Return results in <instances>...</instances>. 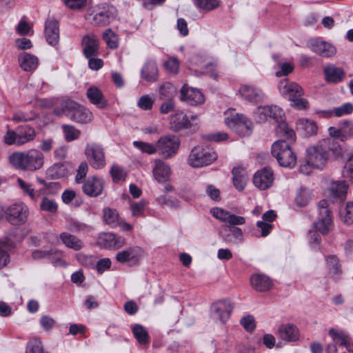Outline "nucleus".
Listing matches in <instances>:
<instances>
[{"mask_svg":"<svg viewBox=\"0 0 353 353\" xmlns=\"http://www.w3.org/2000/svg\"><path fill=\"white\" fill-rule=\"evenodd\" d=\"M279 337L287 342H295L299 341L300 333L298 327L292 323H283L278 328Z\"/></svg>","mask_w":353,"mask_h":353,"instance_id":"23","label":"nucleus"},{"mask_svg":"<svg viewBox=\"0 0 353 353\" xmlns=\"http://www.w3.org/2000/svg\"><path fill=\"white\" fill-rule=\"evenodd\" d=\"M233 183L235 188L241 191L247 182V172L242 167H235L232 170Z\"/></svg>","mask_w":353,"mask_h":353,"instance_id":"37","label":"nucleus"},{"mask_svg":"<svg viewBox=\"0 0 353 353\" xmlns=\"http://www.w3.org/2000/svg\"><path fill=\"white\" fill-rule=\"evenodd\" d=\"M324 74L326 81L331 83H339L341 81L344 76L343 69L334 65H330L325 67Z\"/></svg>","mask_w":353,"mask_h":353,"instance_id":"34","label":"nucleus"},{"mask_svg":"<svg viewBox=\"0 0 353 353\" xmlns=\"http://www.w3.org/2000/svg\"><path fill=\"white\" fill-rule=\"evenodd\" d=\"M329 335L334 342L339 343L341 345L346 344V342L349 340V336L346 333L334 328L330 330Z\"/></svg>","mask_w":353,"mask_h":353,"instance_id":"52","label":"nucleus"},{"mask_svg":"<svg viewBox=\"0 0 353 353\" xmlns=\"http://www.w3.org/2000/svg\"><path fill=\"white\" fill-rule=\"evenodd\" d=\"M326 263L330 274L338 278L341 272L338 258L334 255L328 256L326 257Z\"/></svg>","mask_w":353,"mask_h":353,"instance_id":"44","label":"nucleus"},{"mask_svg":"<svg viewBox=\"0 0 353 353\" xmlns=\"http://www.w3.org/2000/svg\"><path fill=\"white\" fill-rule=\"evenodd\" d=\"M217 158L216 153L209 147L196 146L190 153L188 161L193 168H199L212 163Z\"/></svg>","mask_w":353,"mask_h":353,"instance_id":"5","label":"nucleus"},{"mask_svg":"<svg viewBox=\"0 0 353 353\" xmlns=\"http://www.w3.org/2000/svg\"><path fill=\"white\" fill-rule=\"evenodd\" d=\"M330 190L336 197L343 199L347 194V185L344 181H336L332 183Z\"/></svg>","mask_w":353,"mask_h":353,"instance_id":"47","label":"nucleus"},{"mask_svg":"<svg viewBox=\"0 0 353 353\" xmlns=\"http://www.w3.org/2000/svg\"><path fill=\"white\" fill-rule=\"evenodd\" d=\"M60 239L67 248L76 251L81 250L84 246L81 239L68 232L61 233Z\"/></svg>","mask_w":353,"mask_h":353,"instance_id":"36","label":"nucleus"},{"mask_svg":"<svg viewBox=\"0 0 353 353\" xmlns=\"http://www.w3.org/2000/svg\"><path fill=\"white\" fill-rule=\"evenodd\" d=\"M278 88L283 96L289 97V100L294 96H302L303 94V89L298 84L290 81L288 79L281 80Z\"/></svg>","mask_w":353,"mask_h":353,"instance_id":"24","label":"nucleus"},{"mask_svg":"<svg viewBox=\"0 0 353 353\" xmlns=\"http://www.w3.org/2000/svg\"><path fill=\"white\" fill-rule=\"evenodd\" d=\"M250 280L253 288L259 292L269 290L272 285L270 279L262 274L253 275Z\"/></svg>","mask_w":353,"mask_h":353,"instance_id":"33","label":"nucleus"},{"mask_svg":"<svg viewBox=\"0 0 353 353\" xmlns=\"http://www.w3.org/2000/svg\"><path fill=\"white\" fill-rule=\"evenodd\" d=\"M104 222L112 228H116L119 223V216L115 209L105 208L103 210Z\"/></svg>","mask_w":353,"mask_h":353,"instance_id":"39","label":"nucleus"},{"mask_svg":"<svg viewBox=\"0 0 353 353\" xmlns=\"http://www.w3.org/2000/svg\"><path fill=\"white\" fill-rule=\"evenodd\" d=\"M319 216L314 223L316 231L323 235L329 233L333 225L332 214L328 209V202L326 200H321L318 205Z\"/></svg>","mask_w":353,"mask_h":353,"instance_id":"6","label":"nucleus"},{"mask_svg":"<svg viewBox=\"0 0 353 353\" xmlns=\"http://www.w3.org/2000/svg\"><path fill=\"white\" fill-rule=\"evenodd\" d=\"M83 52L87 58L96 56L98 52L99 40L93 34H88L83 39Z\"/></svg>","mask_w":353,"mask_h":353,"instance_id":"30","label":"nucleus"},{"mask_svg":"<svg viewBox=\"0 0 353 353\" xmlns=\"http://www.w3.org/2000/svg\"><path fill=\"white\" fill-rule=\"evenodd\" d=\"M330 150L335 157L342 155L341 147L335 144L332 139H327L319 145L308 148L307 149V164L300 166V172L307 174L308 165L317 169H323L329 160Z\"/></svg>","mask_w":353,"mask_h":353,"instance_id":"1","label":"nucleus"},{"mask_svg":"<svg viewBox=\"0 0 353 353\" xmlns=\"http://www.w3.org/2000/svg\"><path fill=\"white\" fill-rule=\"evenodd\" d=\"M6 220L12 225L24 224L29 215L28 207L22 202L16 203L8 207L5 211Z\"/></svg>","mask_w":353,"mask_h":353,"instance_id":"7","label":"nucleus"},{"mask_svg":"<svg viewBox=\"0 0 353 353\" xmlns=\"http://www.w3.org/2000/svg\"><path fill=\"white\" fill-rule=\"evenodd\" d=\"M230 234L223 237V239L228 243L232 244H236L240 243L243 239V232L241 228L237 227H230L228 228Z\"/></svg>","mask_w":353,"mask_h":353,"instance_id":"41","label":"nucleus"},{"mask_svg":"<svg viewBox=\"0 0 353 353\" xmlns=\"http://www.w3.org/2000/svg\"><path fill=\"white\" fill-rule=\"evenodd\" d=\"M343 174L345 177L353 179V154L346 162Z\"/></svg>","mask_w":353,"mask_h":353,"instance_id":"64","label":"nucleus"},{"mask_svg":"<svg viewBox=\"0 0 353 353\" xmlns=\"http://www.w3.org/2000/svg\"><path fill=\"white\" fill-rule=\"evenodd\" d=\"M179 139L174 135L161 137L157 142V152L165 159L173 157L179 150Z\"/></svg>","mask_w":353,"mask_h":353,"instance_id":"9","label":"nucleus"},{"mask_svg":"<svg viewBox=\"0 0 353 353\" xmlns=\"http://www.w3.org/2000/svg\"><path fill=\"white\" fill-rule=\"evenodd\" d=\"M26 353H43V348L41 341L34 340L27 345Z\"/></svg>","mask_w":353,"mask_h":353,"instance_id":"60","label":"nucleus"},{"mask_svg":"<svg viewBox=\"0 0 353 353\" xmlns=\"http://www.w3.org/2000/svg\"><path fill=\"white\" fill-rule=\"evenodd\" d=\"M252 127V121L243 116L235 132L241 136H248L250 134Z\"/></svg>","mask_w":353,"mask_h":353,"instance_id":"51","label":"nucleus"},{"mask_svg":"<svg viewBox=\"0 0 353 353\" xmlns=\"http://www.w3.org/2000/svg\"><path fill=\"white\" fill-rule=\"evenodd\" d=\"M10 163L16 168L21 170H28L26 152H17L9 157Z\"/></svg>","mask_w":353,"mask_h":353,"instance_id":"38","label":"nucleus"},{"mask_svg":"<svg viewBox=\"0 0 353 353\" xmlns=\"http://www.w3.org/2000/svg\"><path fill=\"white\" fill-rule=\"evenodd\" d=\"M180 99L190 105H197L205 101L204 95L196 88L184 85L180 91Z\"/></svg>","mask_w":353,"mask_h":353,"instance_id":"17","label":"nucleus"},{"mask_svg":"<svg viewBox=\"0 0 353 353\" xmlns=\"http://www.w3.org/2000/svg\"><path fill=\"white\" fill-rule=\"evenodd\" d=\"M174 88L170 83L163 84L159 88V94L161 99H169L172 96Z\"/></svg>","mask_w":353,"mask_h":353,"instance_id":"61","label":"nucleus"},{"mask_svg":"<svg viewBox=\"0 0 353 353\" xmlns=\"http://www.w3.org/2000/svg\"><path fill=\"white\" fill-rule=\"evenodd\" d=\"M88 172V165L87 163L82 162L77 171V174L75 176V181L77 183H82V180L86 176V174Z\"/></svg>","mask_w":353,"mask_h":353,"instance_id":"63","label":"nucleus"},{"mask_svg":"<svg viewBox=\"0 0 353 353\" xmlns=\"http://www.w3.org/2000/svg\"><path fill=\"white\" fill-rule=\"evenodd\" d=\"M110 174L113 181L115 183L124 181L126 176V174L123 168L117 165L112 166Z\"/></svg>","mask_w":353,"mask_h":353,"instance_id":"55","label":"nucleus"},{"mask_svg":"<svg viewBox=\"0 0 353 353\" xmlns=\"http://www.w3.org/2000/svg\"><path fill=\"white\" fill-rule=\"evenodd\" d=\"M18 61L21 69L26 72L34 70L38 65V58L27 52H21L19 54Z\"/></svg>","mask_w":353,"mask_h":353,"instance_id":"31","label":"nucleus"},{"mask_svg":"<svg viewBox=\"0 0 353 353\" xmlns=\"http://www.w3.org/2000/svg\"><path fill=\"white\" fill-rule=\"evenodd\" d=\"M194 4L201 9L211 10L219 6L218 0H193Z\"/></svg>","mask_w":353,"mask_h":353,"instance_id":"56","label":"nucleus"},{"mask_svg":"<svg viewBox=\"0 0 353 353\" xmlns=\"http://www.w3.org/2000/svg\"><path fill=\"white\" fill-rule=\"evenodd\" d=\"M154 103V100L148 95H143L138 101V106L143 110H151Z\"/></svg>","mask_w":353,"mask_h":353,"instance_id":"62","label":"nucleus"},{"mask_svg":"<svg viewBox=\"0 0 353 353\" xmlns=\"http://www.w3.org/2000/svg\"><path fill=\"white\" fill-rule=\"evenodd\" d=\"M66 228L72 232L83 234L93 230L91 225L75 220L70 221L66 225Z\"/></svg>","mask_w":353,"mask_h":353,"instance_id":"40","label":"nucleus"},{"mask_svg":"<svg viewBox=\"0 0 353 353\" xmlns=\"http://www.w3.org/2000/svg\"><path fill=\"white\" fill-rule=\"evenodd\" d=\"M234 306V303L230 300H220L212 305L211 317L215 321L225 323L229 319Z\"/></svg>","mask_w":353,"mask_h":353,"instance_id":"12","label":"nucleus"},{"mask_svg":"<svg viewBox=\"0 0 353 353\" xmlns=\"http://www.w3.org/2000/svg\"><path fill=\"white\" fill-rule=\"evenodd\" d=\"M145 256L144 250L139 246H132L119 252L115 256L120 263H127L129 266L139 265Z\"/></svg>","mask_w":353,"mask_h":353,"instance_id":"8","label":"nucleus"},{"mask_svg":"<svg viewBox=\"0 0 353 353\" xmlns=\"http://www.w3.org/2000/svg\"><path fill=\"white\" fill-rule=\"evenodd\" d=\"M58 209V204L52 199L43 196L40 203V210L52 214L56 213Z\"/></svg>","mask_w":353,"mask_h":353,"instance_id":"50","label":"nucleus"},{"mask_svg":"<svg viewBox=\"0 0 353 353\" xmlns=\"http://www.w3.org/2000/svg\"><path fill=\"white\" fill-rule=\"evenodd\" d=\"M97 244L105 249L118 250L125 244V239L112 232H103L98 236Z\"/></svg>","mask_w":353,"mask_h":353,"instance_id":"14","label":"nucleus"},{"mask_svg":"<svg viewBox=\"0 0 353 353\" xmlns=\"http://www.w3.org/2000/svg\"><path fill=\"white\" fill-rule=\"evenodd\" d=\"M63 1L68 8L74 10L83 9L88 3V0H63Z\"/></svg>","mask_w":353,"mask_h":353,"instance_id":"57","label":"nucleus"},{"mask_svg":"<svg viewBox=\"0 0 353 353\" xmlns=\"http://www.w3.org/2000/svg\"><path fill=\"white\" fill-rule=\"evenodd\" d=\"M65 108V110L63 109V111L66 112L68 110L67 115L77 123H86L90 122L93 118L92 113L88 109L76 103L70 102Z\"/></svg>","mask_w":353,"mask_h":353,"instance_id":"13","label":"nucleus"},{"mask_svg":"<svg viewBox=\"0 0 353 353\" xmlns=\"http://www.w3.org/2000/svg\"><path fill=\"white\" fill-rule=\"evenodd\" d=\"M103 39L110 48L117 49L118 48V37L111 29L105 30L103 34Z\"/></svg>","mask_w":353,"mask_h":353,"instance_id":"49","label":"nucleus"},{"mask_svg":"<svg viewBox=\"0 0 353 353\" xmlns=\"http://www.w3.org/2000/svg\"><path fill=\"white\" fill-rule=\"evenodd\" d=\"M133 145L141 152H145L148 154H152L157 152V145H153L149 143L135 141L133 142Z\"/></svg>","mask_w":353,"mask_h":353,"instance_id":"54","label":"nucleus"},{"mask_svg":"<svg viewBox=\"0 0 353 353\" xmlns=\"http://www.w3.org/2000/svg\"><path fill=\"white\" fill-rule=\"evenodd\" d=\"M159 70L157 63L152 60L147 61L141 70V77L148 82H154L158 79Z\"/></svg>","mask_w":353,"mask_h":353,"instance_id":"29","label":"nucleus"},{"mask_svg":"<svg viewBox=\"0 0 353 353\" xmlns=\"http://www.w3.org/2000/svg\"><path fill=\"white\" fill-rule=\"evenodd\" d=\"M104 183L102 179L93 176L85 180L82 190L88 196L97 197L102 193Z\"/></svg>","mask_w":353,"mask_h":353,"instance_id":"19","label":"nucleus"},{"mask_svg":"<svg viewBox=\"0 0 353 353\" xmlns=\"http://www.w3.org/2000/svg\"><path fill=\"white\" fill-rule=\"evenodd\" d=\"M28 171L41 169L44 163V155L37 149H30L26 152Z\"/></svg>","mask_w":353,"mask_h":353,"instance_id":"26","label":"nucleus"},{"mask_svg":"<svg viewBox=\"0 0 353 353\" xmlns=\"http://www.w3.org/2000/svg\"><path fill=\"white\" fill-rule=\"evenodd\" d=\"M59 21L54 19L50 18L46 21L44 35L49 45L56 46L59 42Z\"/></svg>","mask_w":353,"mask_h":353,"instance_id":"18","label":"nucleus"},{"mask_svg":"<svg viewBox=\"0 0 353 353\" xmlns=\"http://www.w3.org/2000/svg\"><path fill=\"white\" fill-rule=\"evenodd\" d=\"M86 95L91 103L99 109H105L108 102L101 90L96 86H91L86 91Z\"/></svg>","mask_w":353,"mask_h":353,"instance_id":"28","label":"nucleus"},{"mask_svg":"<svg viewBox=\"0 0 353 353\" xmlns=\"http://www.w3.org/2000/svg\"><path fill=\"white\" fill-rule=\"evenodd\" d=\"M65 139L68 142H70L79 139L81 132L74 126L71 125H63L61 126Z\"/></svg>","mask_w":353,"mask_h":353,"instance_id":"46","label":"nucleus"},{"mask_svg":"<svg viewBox=\"0 0 353 353\" xmlns=\"http://www.w3.org/2000/svg\"><path fill=\"white\" fill-rule=\"evenodd\" d=\"M278 88L283 96L289 97V100L294 96H302L303 94V89L298 84L290 81L288 79L281 80Z\"/></svg>","mask_w":353,"mask_h":353,"instance_id":"25","label":"nucleus"},{"mask_svg":"<svg viewBox=\"0 0 353 353\" xmlns=\"http://www.w3.org/2000/svg\"><path fill=\"white\" fill-rule=\"evenodd\" d=\"M212 215L220 221L230 225H241L245 223V219L237 216L220 208H213L210 210Z\"/></svg>","mask_w":353,"mask_h":353,"instance_id":"16","label":"nucleus"},{"mask_svg":"<svg viewBox=\"0 0 353 353\" xmlns=\"http://www.w3.org/2000/svg\"><path fill=\"white\" fill-rule=\"evenodd\" d=\"M52 254H56L58 257L61 256V251L56 249H51L50 250H34L32 256L34 259H49L50 256Z\"/></svg>","mask_w":353,"mask_h":353,"instance_id":"53","label":"nucleus"},{"mask_svg":"<svg viewBox=\"0 0 353 353\" xmlns=\"http://www.w3.org/2000/svg\"><path fill=\"white\" fill-rule=\"evenodd\" d=\"M37 133L34 128L29 125H21L14 130H8L4 136V141L7 145H23L32 141Z\"/></svg>","mask_w":353,"mask_h":353,"instance_id":"3","label":"nucleus"},{"mask_svg":"<svg viewBox=\"0 0 353 353\" xmlns=\"http://www.w3.org/2000/svg\"><path fill=\"white\" fill-rule=\"evenodd\" d=\"M197 115L188 116L183 112H176L170 117V126L174 131H180L196 125Z\"/></svg>","mask_w":353,"mask_h":353,"instance_id":"15","label":"nucleus"},{"mask_svg":"<svg viewBox=\"0 0 353 353\" xmlns=\"http://www.w3.org/2000/svg\"><path fill=\"white\" fill-rule=\"evenodd\" d=\"M296 129L303 133L305 136L314 135L317 132V125L314 121L301 118L296 121Z\"/></svg>","mask_w":353,"mask_h":353,"instance_id":"35","label":"nucleus"},{"mask_svg":"<svg viewBox=\"0 0 353 353\" xmlns=\"http://www.w3.org/2000/svg\"><path fill=\"white\" fill-rule=\"evenodd\" d=\"M158 201L161 205H165L170 208H177L180 206L179 201L174 197L162 196L158 199Z\"/></svg>","mask_w":353,"mask_h":353,"instance_id":"59","label":"nucleus"},{"mask_svg":"<svg viewBox=\"0 0 353 353\" xmlns=\"http://www.w3.org/2000/svg\"><path fill=\"white\" fill-rule=\"evenodd\" d=\"M311 198L310 191L307 188H301L295 196V203L300 207L305 206Z\"/></svg>","mask_w":353,"mask_h":353,"instance_id":"48","label":"nucleus"},{"mask_svg":"<svg viewBox=\"0 0 353 353\" xmlns=\"http://www.w3.org/2000/svg\"><path fill=\"white\" fill-rule=\"evenodd\" d=\"M132 333L137 341L141 345L149 343V335L146 330L139 324L132 327Z\"/></svg>","mask_w":353,"mask_h":353,"instance_id":"43","label":"nucleus"},{"mask_svg":"<svg viewBox=\"0 0 353 353\" xmlns=\"http://www.w3.org/2000/svg\"><path fill=\"white\" fill-rule=\"evenodd\" d=\"M147 203L141 200L137 203H132L130 205V210L132 211V215L133 216H141L143 212Z\"/></svg>","mask_w":353,"mask_h":353,"instance_id":"58","label":"nucleus"},{"mask_svg":"<svg viewBox=\"0 0 353 353\" xmlns=\"http://www.w3.org/2000/svg\"><path fill=\"white\" fill-rule=\"evenodd\" d=\"M94 12L90 22L96 26L101 27L108 25L116 16L115 8L107 4L97 6Z\"/></svg>","mask_w":353,"mask_h":353,"instance_id":"10","label":"nucleus"},{"mask_svg":"<svg viewBox=\"0 0 353 353\" xmlns=\"http://www.w3.org/2000/svg\"><path fill=\"white\" fill-rule=\"evenodd\" d=\"M342 221L346 225L353 223V202H347L341 206L339 212Z\"/></svg>","mask_w":353,"mask_h":353,"instance_id":"42","label":"nucleus"},{"mask_svg":"<svg viewBox=\"0 0 353 353\" xmlns=\"http://www.w3.org/2000/svg\"><path fill=\"white\" fill-rule=\"evenodd\" d=\"M13 247V242L8 237L0 239V269L6 267L10 262L9 251Z\"/></svg>","mask_w":353,"mask_h":353,"instance_id":"32","label":"nucleus"},{"mask_svg":"<svg viewBox=\"0 0 353 353\" xmlns=\"http://www.w3.org/2000/svg\"><path fill=\"white\" fill-rule=\"evenodd\" d=\"M226 117L225 118V123L229 128L233 130H236L237 127L241 123V119L243 116L241 114L234 112H226Z\"/></svg>","mask_w":353,"mask_h":353,"instance_id":"45","label":"nucleus"},{"mask_svg":"<svg viewBox=\"0 0 353 353\" xmlns=\"http://www.w3.org/2000/svg\"><path fill=\"white\" fill-rule=\"evenodd\" d=\"M271 152L281 166L292 168L296 165V156L286 140L275 141L272 145Z\"/></svg>","mask_w":353,"mask_h":353,"instance_id":"4","label":"nucleus"},{"mask_svg":"<svg viewBox=\"0 0 353 353\" xmlns=\"http://www.w3.org/2000/svg\"><path fill=\"white\" fill-rule=\"evenodd\" d=\"M152 173L154 179L159 183L167 181L171 174L170 167L161 159L154 160Z\"/></svg>","mask_w":353,"mask_h":353,"instance_id":"27","label":"nucleus"},{"mask_svg":"<svg viewBox=\"0 0 353 353\" xmlns=\"http://www.w3.org/2000/svg\"><path fill=\"white\" fill-rule=\"evenodd\" d=\"M239 93L245 100L253 103L261 102L264 98V94L261 90L248 85L241 86Z\"/></svg>","mask_w":353,"mask_h":353,"instance_id":"22","label":"nucleus"},{"mask_svg":"<svg viewBox=\"0 0 353 353\" xmlns=\"http://www.w3.org/2000/svg\"><path fill=\"white\" fill-rule=\"evenodd\" d=\"M274 181L273 171L271 168H265L255 173L253 177L254 185L260 190H266L272 186Z\"/></svg>","mask_w":353,"mask_h":353,"instance_id":"20","label":"nucleus"},{"mask_svg":"<svg viewBox=\"0 0 353 353\" xmlns=\"http://www.w3.org/2000/svg\"><path fill=\"white\" fill-rule=\"evenodd\" d=\"M309 47L312 52L323 57H332L336 52L334 46L323 41L312 40L310 42Z\"/></svg>","mask_w":353,"mask_h":353,"instance_id":"21","label":"nucleus"},{"mask_svg":"<svg viewBox=\"0 0 353 353\" xmlns=\"http://www.w3.org/2000/svg\"><path fill=\"white\" fill-rule=\"evenodd\" d=\"M257 112L263 114L265 117H270L279 123L276 128V133L280 137H283L289 141L294 142L296 134L293 129L289 127L288 124L283 121L285 116L283 109L277 105H265L257 108Z\"/></svg>","mask_w":353,"mask_h":353,"instance_id":"2","label":"nucleus"},{"mask_svg":"<svg viewBox=\"0 0 353 353\" xmlns=\"http://www.w3.org/2000/svg\"><path fill=\"white\" fill-rule=\"evenodd\" d=\"M85 154L90 165L95 169H101L105 165L103 148L97 143H88Z\"/></svg>","mask_w":353,"mask_h":353,"instance_id":"11","label":"nucleus"}]
</instances>
